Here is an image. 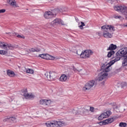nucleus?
Listing matches in <instances>:
<instances>
[{
	"mask_svg": "<svg viewBox=\"0 0 127 127\" xmlns=\"http://www.w3.org/2000/svg\"><path fill=\"white\" fill-rule=\"evenodd\" d=\"M116 57H126L123 61V66L127 65V48H123L120 50L116 54Z\"/></svg>",
	"mask_w": 127,
	"mask_h": 127,
	"instance_id": "3",
	"label": "nucleus"
},
{
	"mask_svg": "<svg viewBox=\"0 0 127 127\" xmlns=\"http://www.w3.org/2000/svg\"><path fill=\"white\" fill-rule=\"evenodd\" d=\"M67 80V75L65 74H63L60 78V80L62 82H65Z\"/></svg>",
	"mask_w": 127,
	"mask_h": 127,
	"instance_id": "20",
	"label": "nucleus"
},
{
	"mask_svg": "<svg viewBox=\"0 0 127 127\" xmlns=\"http://www.w3.org/2000/svg\"><path fill=\"white\" fill-rule=\"evenodd\" d=\"M93 54V51L91 50H87L82 52L80 54L81 58H89Z\"/></svg>",
	"mask_w": 127,
	"mask_h": 127,
	"instance_id": "8",
	"label": "nucleus"
},
{
	"mask_svg": "<svg viewBox=\"0 0 127 127\" xmlns=\"http://www.w3.org/2000/svg\"><path fill=\"white\" fill-rule=\"evenodd\" d=\"M89 110L87 109H82L81 113L80 115H82V116H86L89 114Z\"/></svg>",
	"mask_w": 127,
	"mask_h": 127,
	"instance_id": "21",
	"label": "nucleus"
},
{
	"mask_svg": "<svg viewBox=\"0 0 127 127\" xmlns=\"http://www.w3.org/2000/svg\"><path fill=\"white\" fill-rule=\"evenodd\" d=\"M73 70H74V71H77V69H76V68H73Z\"/></svg>",
	"mask_w": 127,
	"mask_h": 127,
	"instance_id": "37",
	"label": "nucleus"
},
{
	"mask_svg": "<svg viewBox=\"0 0 127 127\" xmlns=\"http://www.w3.org/2000/svg\"><path fill=\"white\" fill-rule=\"evenodd\" d=\"M116 49H117V45L112 44L110 45L107 50H111V51H113V50H115Z\"/></svg>",
	"mask_w": 127,
	"mask_h": 127,
	"instance_id": "19",
	"label": "nucleus"
},
{
	"mask_svg": "<svg viewBox=\"0 0 127 127\" xmlns=\"http://www.w3.org/2000/svg\"><path fill=\"white\" fill-rule=\"evenodd\" d=\"M15 120H16L15 118L7 117L3 121L4 123H5V122H11V121L13 123H15Z\"/></svg>",
	"mask_w": 127,
	"mask_h": 127,
	"instance_id": "17",
	"label": "nucleus"
},
{
	"mask_svg": "<svg viewBox=\"0 0 127 127\" xmlns=\"http://www.w3.org/2000/svg\"><path fill=\"white\" fill-rule=\"evenodd\" d=\"M89 111H90V112H92V113H93V112H95V108L93 107H90V110Z\"/></svg>",
	"mask_w": 127,
	"mask_h": 127,
	"instance_id": "32",
	"label": "nucleus"
},
{
	"mask_svg": "<svg viewBox=\"0 0 127 127\" xmlns=\"http://www.w3.org/2000/svg\"><path fill=\"white\" fill-rule=\"evenodd\" d=\"M3 12H5V9H0V13H3Z\"/></svg>",
	"mask_w": 127,
	"mask_h": 127,
	"instance_id": "34",
	"label": "nucleus"
},
{
	"mask_svg": "<svg viewBox=\"0 0 127 127\" xmlns=\"http://www.w3.org/2000/svg\"><path fill=\"white\" fill-rule=\"evenodd\" d=\"M114 122V118H109L105 121H102V125L106 126V125H109V124H112Z\"/></svg>",
	"mask_w": 127,
	"mask_h": 127,
	"instance_id": "15",
	"label": "nucleus"
},
{
	"mask_svg": "<svg viewBox=\"0 0 127 127\" xmlns=\"http://www.w3.org/2000/svg\"><path fill=\"white\" fill-rule=\"evenodd\" d=\"M6 34H9V35H13V36H16V37H17V38H23V39H24V38H25L24 36H20V35H18V34H17L14 32L12 33L10 32L6 33Z\"/></svg>",
	"mask_w": 127,
	"mask_h": 127,
	"instance_id": "16",
	"label": "nucleus"
},
{
	"mask_svg": "<svg viewBox=\"0 0 127 127\" xmlns=\"http://www.w3.org/2000/svg\"><path fill=\"white\" fill-rule=\"evenodd\" d=\"M121 1H124L125 0H121Z\"/></svg>",
	"mask_w": 127,
	"mask_h": 127,
	"instance_id": "39",
	"label": "nucleus"
},
{
	"mask_svg": "<svg viewBox=\"0 0 127 127\" xmlns=\"http://www.w3.org/2000/svg\"><path fill=\"white\" fill-rule=\"evenodd\" d=\"M120 60H121L120 57H116L114 60L111 61L109 63H108L106 65L105 69L103 70V72H100L98 75L97 80L102 81L104 80V79H106V78L108 77V73L107 72H110V71L112 70V66H111Z\"/></svg>",
	"mask_w": 127,
	"mask_h": 127,
	"instance_id": "1",
	"label": "nucleus"
},
{
	"mask_svg": "<svg viewBox=\"0 0 127 127\" xmlns=\"http://www.w3.org/2000/svg\"><path fill=\"white\" fill-rule=\"evenodd\" d=\"M62 24V25H64V23H63V21L61 20L60 19L56 18L53 20L51 22L52 25H55V24Z\"/></svg>",
	"mask_w": 127,
	"mask_h": 127,
	"instance_id": "14",
	"label": "nucleus"
},
{
	"mask_svg": "<svg viewBox=\"0 0 127 127\" xmlns=\"http://www.w3.org/2000/svg\"><path fill=\"white\" fill-rule=\"evenodd\" d=\"M7 75H8V76H9L10 77H13L15 75L14 72L11 70H7Z\"/></svg>",
	"mask_w": 127,
	"mask_h": 127,
	"instance_id": "23",
	"label": "nucleus"
},
{
	"mask_svg": "<svg viewBox=\"0 0 127 127\" xmlns=\"http://www.w3.org/2000/svg\"><path fill=\"white\" fill-rule=\"evenodd\" d=\"M126 83H124V85H126Z\"/></svg>",
	"mask_w": 127,
	"mask_h": 127,
	"instance_id": "40",
	"label": "nucleus"
},
{
	"mask_svg": "<svg viewBox=\"0 0 127 127\" xmlns=\"http://www.w3.org/2000/svg\"><path fill=\"white\" fill-rule=\"evenodd\" d=\"M102 84H103V85H104V84H105V81H103V82H102Z\"/></svg>",
	"mask_w": 127,
	"mask_h": 127,
	"instance_id": "38",
	"label": "nucleus"
},
{
	"mask_svg": "<svg viewBox=\"0 0 127 127\" xmlns=\"http://www.w3.org/2000/svg\"><path fill=\"white\" fill-rule=\"evenodd\" d=\"M0 54L1 55H5V54H7V52L6 51H4L3 50H0Z\"/></svg>",
	"mask_w": 127,
	"mask_h": 127,
	"instance_id": "29",
	"label": "nucleus"
},
{
	"mask_svg": "<svg viewBox=\"0 0 127 127\" xmlns=\"http://www.w3.org/2000/svg\"><path fill=\"white\" fill-rule=\"evenodd\" d=\"M40 105H45V99H42L40 101Z\"/></svg>",
	"mask_w": 127,
	"mask_h": 127,
	"instance_id": "31",
	"label": "nucleus"
},
{
	"mask_svg": "<svg viewBox=\"0 0 127 127\" xmlns=\"http://www.w3.org/2000/svg\"><path fill=\"white\" fill-rule=\"evenodd\" d=\"M30 52H39L40 49L38 48H32L30 50Z\"/></svg>",
	"mask_w": 127,
	"mask_h": 127,
	"instance_id": "22",
	"label": "nucleus"
},
{
	"mask_svg": "<svg viewBox=\"0 0 127 127\" xmlns=\"http://www.w3.org/2000/svg\"><path fill=\"white\" fill-rule=\"evenodd\" d=\"M115 10L116 11H120L122 12L123 14L127 15V7L125 6H115L114 7Z\"/></svg>",
	"mask_w": 127,
	"mask_h": 127,
	"instance_id": "5",
	"label": "nucleus"
},
{
	"mask_svg": "<svg viewBox=\"0 0 127 127\" xmlns=\"http://www.w3.org/2000/svg\"><path fill=\"white\" fill-rule=\"evenodd\" d=\"M112 114V112L110 111H107L102 113L99 117L98 120L102 121L103 119H106V118H109L110 116Z\"/></svg>",
	"mask_w": 127,
	"mask_h": 127,
	"instance_id": "11",
	"label": "nucleus"
},
{
	"mask_svg": "<svg viewBox=\"0 0 127 127\" xmlns=\"http://www.w3.org/2000/svg\"><path fill=\"white\" fill-rule=\"evenodd\" d=\"M101 29H104L103 36L105 38H112L113 34L110 33V31H115V27L112 25H106L101 27Z\"/></svg>",
	"mask_w": 127,
	"mask_h": 127,
	"instance_id": "2",
	"label": "nucleus"
},
{
	"mask_svg": "<svg viewBox=\"0 0 127 127\" xmlns=\"http://www.w3.org/2000/svg\"><path fill=\"white\" fill-rule=\"evenodd\" d=\"M75 20H76V22H79V19H78V18L75 17Z\"/></svg>",
	"mask_w": 127,
	"mask_h": 127,
	"instance_id": "35",
	"label": "nucleus"
},
{
	"mask_svg": "<svg viewBox=\"0 0 127 127\" xmlns=\"http://www.w3.org/2000/svg\"><path fill=\"white\" fill-rule=\"evenodd\" d=\"M72 113L73 114H75V115H81V114H82V113L81 112L77 111H76V110H75L74 109L72 110Z\"/></svg>",
	"mask_w": 127,
	"mask_h": 127,
	"instance_id": "27",
	"label": "nucleus"
},
{
	"mask_svg": "<svg viewBox=\"0 0 127 127\" xmlns=\"http://www.w3.org/2000/svg\"><path fill=\"white\" fill-rule=\"evenodd\" d=\"M45 76L49 81H52L53 80H54V79H55L56 77V73L53 71L46 72L45 74Z\"/></svg>",
	"mask_w": 127,
	"mask_h": 127,
	"instance_id": "9",
	"label": "nucleus"
},
{
	"mask_svg": "<svg viewBox=\"0 0 127 127\" xmlns=\"http://www.w3.org/2000/svg\"><path fill=\"white\" fill-rule=\"evenodd\" d=\"M98 34H99V35H101V32H99Z\"/></svg>",
	"mask_w": 127,
	"mask_h": 127,
	"instance_id": "36",
	"label": "nucleus"
},
{
	"mask_svg": "<svg viewBox=\"0 0 127 127\" xmlns=\"http://www.w3.org/2000/svg\"><path fill=\"white\" fill-rule=\"evenodd\" d=\"M95 86H96L95 80H91L85 84V87H83V90H84V91L90 90V89H91L93 87H95Z\"/></svg>",
	"mask_w": 127,
	"mask_h": 127,
	"instance_id": "7",
	"label": "nucleus"
},
{
	"mask_svg": "<svg viewBox=\"0 0 127 127\" xmlns=\"http://www.w3.org/2000/svg\"><path fill=\"white\" fill-rule=\"evenodd\" d=\"M25 71L26 73H28V74H33V73H34V70L30 68H27L25 69Z\"/></svg>",
	"mask_w": 127,
	"mask_h": 127,
	"instance_id": "24",
	"label": "nucleus"
},
{
	"mask_svg": "<svg viewBox=\"0 0 127 127\" xmlns=\"http://www.w3.org/2000/svg\"><path fill=\"white\" fill-rule=\"evenodd\" d=\"M22 93L23 94L24 97L26 99H33L34 98V95H32L31 93L29 94L28 92H27V89H24L22 91Z\"/></svg>",
	"mask_w": 127,
	"mask_h": 127,
	"instance_id": "13",
	"label": "nucleus"
},
{
	"mask_svg": "<svg viewBox=\"0 0 127 127\" xmlns=\"http://www.w3.org/2000/svg\"><path fill=\"white\" fill-rule=\"evenodd\" d=\"M0 48L4 49L5 50H8V49L12 50L14 48V47L11 44H8L6 43L0 41Z\"/></svg>",
	"mask_w": 127,
	"mask_h": 127,
	"instance_id": "6",
	"label": "nucleus"
},
{
	"mask_svg": "<svg viewBox=\"0 0 127 127\" xmlns=\"http://www.w3.org/2000/svg\"><path fill=\"white\" fill-rule=\"evenodd\" d=\"M51 104V100L45 99V106H49Z\"/></svg>",
	"mask_w": 127,
	"mask_h": 127,
	"instance_id": "25",
	"label": "nucleus"
},
{
	"mask_svg": "<svg viewBox=\"0 0 127 127\" xmlns=\"http://www.w3.org/2000/svg\"><path fill=\"white\" fill-rule=\"evenodd\" d=\"M48 77H49V74L48 75Z\"/></svg>",
	"mask_w": 127,
	"mask_h": 127,
	"instance_id": "41",
	"label": "nucleus"
},
{
	"mask_svg": "<svg viewBox=\"0 0 127 127\" xmlns=\"http://www.w3.org/2000/svg\"><path fill=\"white\" fill-rule=\"evenodd\" d=\"M81 25L79 26L80 29H84V27H83V26H85V23H84L83 22H81Z\"/></svg>",
	"mask_w": 127,
	"mask_h": 127,
	"instance_id": "30",
	"label": "nucleus"
},
{
	"mask_svg": "<svg viewBox=\"0 0 127 127\" xmlns=\"http://www.w3.org/2000/svg\"><path fill=\"white\" fill-rule=\"evenodd\" d=\"M100 124H102V122H100Z\"/></svg>",
	"mask_w": 127,
	"mask_h": 127,
	"instance_id": "42",
	"label": "nucleus"
},
{
	"mask_svg": "<svg viewBox=\"0 0 127 127\" xmlns=\"http://www.w3.org/2000/svg\"><path fill=\"white\" fill-rule=\"evenodd\" d=\"M47 127H59L66 126V123L63 121H48L45 123Z\"/></svg>",
	"mask_w": 127,
	"mask_h": 127,
	"instance_id": "4",
	"label": "nucleus"
},
{
	"mask_svg": "<svg viewBox=\"0 0 127 127\" xmlns=\"http://www.w3.org/2000/svg\"><path fill=\"white\" fill-rule=\"evenodd\" d=\"M39 57L43 59H46V60H54L55 58L52 56L49 55V54H41L39 55Z\"/></svg>",
	"mask_w": 127,
	"mask_h": 127,
	"instance_id": "12",
	"label": "nucleus"
},
{
	"mask_svg": "<svg viewBox=\"0 0 127 127\" xmlns=\"http://www.w3.org/2000/svg\"><path fill=\"white\" fill-rule=\"evenodd\" d=\"M45 18L47 19H49V18H52V17H55L56 16V13H54V12L48 11L45 13L44 15Z\"/></svg>",
	"mask_w": 127,
	"mask_h": 127,
	"instance_id": "10",
	"label": "nucleus"
},
{
	"mask_svg": "<svg viewBox=\"0 0 127 127\" xmlns=\"http://www.w3.org/2000/svg\"><path fill=\"white\" fill-rule=\"evenodd\" d=\"M8 3L13 6V7H16V2H15V0H8Z\"/></svg>",
	"mask_w": 127,
	"mask_h": 127,
	"instance_id": "18",
	"label": "nucleus"
},
{
	"mask_svg": "<svg viewBox=\"0 0 127 127\" xmlns=\"http://www.w3.org/2000/svg\"><path fill=\"white\" fill-rule=\"evenodd\" d=\"M114 18H116V19H120V18H122V16H114Z\"/></svg>",
	"mask_w": 127,
	"mask_h": 127,
	"instance_id": "33",
	"label": "nucleus"
},
{
	"mask_svg": "<svg viewBox=\"0 0 127 127\" xmlns=\"http://www.w3.org/2000/svg\"><path fill=\"white\" fill-rule=\"evenodd\" d=\"M115 54V51H111L110 52H109L107 55V57H109V58H110V57H112V56Z\"/></svg>",
	"mask_w": 127,
	"mask_h": 127,
	"instance_id": "26",
	"label": "nucleus"
},
{
	"mask_svg": "<svg viewBox=\"0 0 127 127\" xmlns=\"http://www.w3.org/2000/svg\"><path fill=\"white\" fill-rule=\"evenodd\" d=\"M120 127H127V123L121 122L119 124Z\"/></svg>",
	"mask_w": 127,
	"mask_h": 127,
	"instance_id": "28",
	"label": "nucleus"
}]
</instances>
